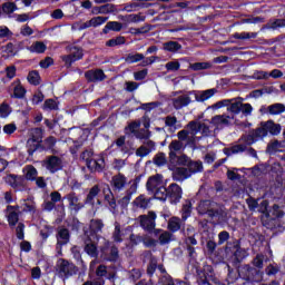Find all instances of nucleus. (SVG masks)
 <instances>
[{
	"mask_svg": "<svg viewBox=\"0 0 285 285\" xmlns=\"http://www.w3.org/2000/svg\"><path fill=\"white\" fill-rule=\"evenodd\" d=\"M165 126L167 128H175L177 126V117L176 116H166L163 118Z\"/></svg>",
	"mask_w": 285,
	"mask_h": 285,
	"instance_id": "obj_60",
	"label": "nucleus"
},
{
	"mask_svg": "<svg viewBox=\"0 0 285 285\" xmlns=\"http://www.w3.org/2000/svg\"><path fill=\"white\" fill-rule=\"evenodd\" d=\"M105 195V202H107L109 208L111 210H117V199L115 198V194H112V189L110 187H107V189H104Z\"/></svg>",
	"mask_w": 285,
	"mask_h": 285,
	"instance_id": "obj_30",
	"label": "nucleus"
},
{
	"mask_svg": "<svg viewBox=\"0 0 285 285\" xmlns=\"http://www.w3.org/2000/svg\"><path fill=\"white\" fill-rule=\"evenodd\" d=\"M85 77L87 80L92 81L94 83L97 81H104L106 79V73H104V70L96 69V70H89L85 73Z\"/></svg>",
	"mask_w": 285,
	"mask_h": 285,
	"instance_id": "obj_28",
	"label": "nucleus"
},
{
	"mask_svg": "<svg viewBox=\"0 0 285 285\" xmlns=\"http://www.w3.org/2000/svg\"><path fill=\"white\" fill-rule=\"evenodd\" d=\"M63 199H67L68 202V208L71 213H79L81 208H83V203L79 202V196H77V193L70 191L67 194Z\"/></svg>",
	"mask_w": 285,
	"mask_h": 285,
	"instance_id": "obj_17",
	"label": "nucleus"
},
{
	"mask_svg": "<svg viewBox=\"0 0 285 285\" xmlns=\"http://www.w3.org/2000/svg\"><path fill=\"white\" fill-rule=\"evenodd\" d=\"M167 159H166V154L164 153H158L155 157H154V164L155 166L161 167V166H166L167 164Z\"/></svg>",
	"mask_w": 285,
	"mask_h": 285,
	"instance_id": "obj_55",
	"label": "nucleus"
},
{
	"mask_svg": "<svg viewBox=\"0 0 285 285\" xmlns=\"http://www.w3.org/2000/svg\"><path fill=\"white\" fill-rule=\"evenodd\" d=\"M153 150H155V141L146 140L138 149H136V157L144 159V157H148Z\"/></svg>",
	"mask_w": 285,
	"mask_h": 285,
	"instance_id": "obj_21",
	"label": "nucleus"
},
{
	"mask_svg": "<svg viewBox=\"0 0 285 285\" xmlns=\"http://www.w3.org/2000/svg\"><path fill=\"white\" fill-rule=\"evenodd\" d=\"M101 193V189L99 188V185H94L89 193L87 194V197L85 198V204H88L89 206H95V198Z\"/></svg>",
	"mask_w": 285,
	"mask_h": 285,
	"instance_id": "obj_31",
	"label": "nucleus"
},
{
	"mask_svg": "<svg viewBox=\"0 0 285 285\" xmlns=\"http://www.w3.org/2000/svg\"><path fill=\"white\" fill-rule=\"evenodd\" d=\"M234 39H240V40H246V39H257V32H235L233 35Z\"/></svg>",
	"mask_w": 285,
	"mask_h": 285,
	"instance_id": "obj_46",
	"label": "nucleus"
},
{
	"mask_svg": "<svg viewBox=\"0 0 285 285\" xmlns=\"http://www.w3.org/2000/svg\"><path fill=\"white\" fill-rule=\"evenodd\" d=\"M158 235V242L160 246H166V244H170L173 239V234L170 232L160 229V233Z\"/></svg>",
	"mask_w": 285,
	"mask_h": 285,
	"instance_id": "obj_42",
	"label": "nucleus"
},
{
	"mask_svg": "<svg viewBox=\"0 0 285 285\" xmlns=\"http://www.w3.org/2000/svg\"><path fill=\"white\" fill-rule=\"evenodd\" d=\"M112 12H117V7L112 3H107L100 6V14H112Z\"/></svg>",
	"mask_w": 285,
	"mask_h": 285,
	"instance_id": "obj_56",
	"label": "nucleus"
},
{
	"mask_svg": "<svg viewBox=\"0 0 285 285\" xmlns=\"http://www.w3.org/2000/svg\"><path fill=\"white\" fill-rule=\"evenodd\" d=\"M268 132L273 136L279 135V132H282V125L275 124L273 120L261 122V127L243 135L240 141H244L247 146H253V144L264 139V137H268Z\"/></svg>",
	"mask_w": 285,
	"mask_h": 285,
	"instance_id": "obj_2",
	"label": "nucleus"
},
{
	"mask_svg": "<svg viewBox=\"0 0 285 285\" xmlns=\"http://www.w3.org/2000/svg\"><path fill=\"white\" fill-rule=\"evenodd\" d=\"M253 268L262 271L264 268V256L263 254H257L252 261Z\"/></svg>",
	"mask_w": 285,
	"mask_h": 285,
	"instance_id": "obj_50",
	"label": "nucleus"
},
{
	"mask_svg": "<svg viewBox=\"0 0 285 285\" xmlns=\"http://www.w3.org/2000/svg\"><path fill=\"white\" fill-rule=\"evenodd\" d=\"M126 184H128V178L121 173L111 177L110 186L114 193H121L126 188Z\"/></svg>",
	"mask_w": 285,
	"mask_h": 285,
	"instance_id": "obj_18",
	"label": "nucleus"
},
{
	"mask_svg": "<svg viewBox=\"0 0 285 285\" xmlns=\"http://www.w3.org/2000/svg\"><path fill=\"white\" fill-rule=\"evenodd\" d=\"M235 119V116H228V115H217L212 118L210 124L214 126H230V121Z\"/></svg>",
	"mask_w": 285,
	"mask_h": 285,
	"instance_id": "obj_26",
	"label": "nucleus"
},
{
	"mask_svg": "<svg viewBox=\"0 0 285 285\" xmlns=\"http://www.w3.org/2000/svg\"><path fill=\"white\" fill-rule=\"evenodd\" d=\"M184 141L188 142V139L181 140L178 137L177 140H171V142L168 146L170 161H175V159H177V153H179L180 150H184V148H186V145H184Z\"/></svg>",
	"mask_w": 285,
	"mask_h": 285,
	"instance_id": "obj_19",
	"label": "nucleus"
},
{
	"mask_svg": "<svg viewBox=\"0 0 285 285\" xmlns=\"http://www.w3.org/2000/svg\"><path fill=\"white\" fill-rule=\"evenodd\" d=\"M138 219L141 228L147 233H154L156 236L161 233V229H155V226H157L155 223L157 214L155 212H149L148 215H140Z\"/></svg>",
	"mask_w": 285,
	"mask_h": 285,
	"instance_id": "obj_9",
	"label": "nucleus"
},
{
	"mask_svg": "<svg viewBox=\"0 0 285 285\" xmlns=\"http://www.w3.org/2000/svg\"><path fill=\"white\" fill-rule=\"evenodd\" d=\"M110 30L112 32H121V30H124V23H121L119 21H109L102 29V32H104V35H108V32H110Z\"/></svg>",
	"mask_w": 285,
	"mask_h": 285,
	"instance_id": "obj_32",
	"label": "nucleus"
},
{
	"mask_svg": "<svg viewBox=\"0 0 285 285\" xmlns=\"http://www.w3.org/2000/svg\"><path fill=\"white\" fill-rule=\"evenodd\" d=\"M238 275L240 279L250 284H259L264 281V271L255 268L250 264L243 265L238 271Z\"/></svg>",
	"mask_w": 285,
	"mask_h": 285,
	"instance_id": "obj_5",
	"label": "nucleus"
},
{
	"mask_svg": "<svg viewBox=\"0 0 285 285\" xmlns=\"http://www.w3.org/2000/svg\"><path fill=\"white\" fill-rule=\"evenodd\" d=\"M87 168L90 169V173H102L106 168V159L104 156H98L87 161Z\"/></svg>",
	"mask_w": 285,
	"mask_h": 285,
	"instance_id": "obj_20",
	"label": "nucleus"
},
{
	"mask_svg": "<svg viewBox=\"0 0 285 285\" xmlns=\"http://www.w3.org/2000/svg\"><path fill=\"white\" fill-rule=\"evenodd\" d=\"M189 95H194L196 101L204 102V101H208L210 97H215V95H217V89L212 88L200 92L189 91Z\"/></svg>",
	"mask_w": 285,
	"mask_h": 285,
	"instance_id": "obj_23",
	"label": "nucleus"
},
{
	"mask_svg": "<svg viewBox=\"0 0 285 285\" xmlns=\"http://www.w3.org/2000/svg\"><path fill=\"white\" fill-rule=\"evenodd\" d=\"M223 153H224V155H226V157H233V155H239V153H247V155H249V157L257 158V150H255V148H253V147L248 148V144H246L245 141H243V144H238V145H234L232 147L224 148Z\"/></svg>",
	"mask_w": 285,
	"mask_h": 285,
	"instance_id": "obj_11",
	"label": "nucleus"
},
{
	"mask_svg": "<svg viewBox=\"0 0 285 285\" xmlns=\"http://www.w3.org/2000/svg\"><path fill=\"white\" fill-rule=\"evenodd\" d=\"M106 253H108V248H102L101 249L102 259H106L107 262H117L119 259V248H117L116 246H112L109 249V255Z\"/></svg>",
	"mask_w": 285,
	"mask_h": 285,
	"instance_id": "obj_27",
	"label": "nucleus"
},
{
	"mask_svg": "<svg viewBox=\"0 0 285 285\" xmlns=\"http://www.w3.org/2000/svg\"><path fill=\"white\" fill-rule=\"evenodd\" d=\"M189 68L191 70H195V71H197V70H208L209 68H212V65H210V62H195V63H191L189 66Z\"/></svg>",
	"mask_w": 285,
	"mask_h": 285,
	"instance_id": "obj_58",
	"label": "nucleus"
},
{
	"mask_svg": "<svg viewBox=\"0 0 285 285\" xmlns=\"http://www.w3.org/2000/svg\"><path fill=\"white\" fill-rule=\"evenodd\" d=\"M267 112H268L269 115H273V116H275V115H282V114L285 112V105L282 104V102H276V104L269 105V106L267 107Z\"/></svg>",
	"mask_w": 285,
	"mask_h": 285,
	"instance_id": "obj_39",
	"label": "nucleus"
},
{
	"mask_svg": "<svg viewBox=\"0 0 285 285\" xmlns=\"http://www.w3.org/2000/svg\"><path fill=\"white\" fill-rule=\"evenodd\" d=\"M112 240L116 244H121V242H124V233L121 232V225L118 222L115 223V229L112 232Z\"/></svg>",
	"mask_w": 285,
	"mask_h": 285,
	"instance_id": "obj_41",
	"label": "nucleus"
},
{
	"mask_svg": "<svg viewBox=\"0 0 285 285\" xmlns=\"http://www.w3.org/2000/svg\"><path fill=\"white\" fill-rule=\"evenodd\" d=\"M167 228L168 230H170V233H177V230H181V218L179 217L169 218Z\"/></svg>",
	"mask_w": 285,
	"mask_h": 285,
	"instance_id": "obj_38",
	"label": "nucleus"
},
{
	"mask_svg": "<svg viewBox=\"0 0 285 285\" xmlns=\"http://www.w3.org/2000/svg\"><path fill=\"white\" fill-rule=\"evenodd\" d=\"M146 189L154 199L164 198L166 186H164V175L155 174L147 179Z\"/></svg>",
	"mask_w": 285,
	"mask_h": 285,
	"instance_id": "obj_4",
	"label": "nucleus"
},
{
	"mask_svg": "<svg viewBox=\"0 0 285 285\" xmlns=\"http://www.w3.org/2000/svg\"><path fill=\"white\" fill-rule=\"evenodd\" d=\"M230 104L227 107L228 112H232V117L235 115H244V117H250L253 115V106L250 104H244V98L229 99Z\"/></svg>",
	"mask_w": 285,
	"mask_h": 285,
	"instance_id": "obj_6",
	"label": "nucleus"
},
{
	"mask_svg": "<svg viewBox=\"0 0 285 285\" xmlns=\"http://www.w3.org/2000/svg\"><path fill=\"white\" fill-rule=\"evenodd\" d=\"M197 132H200L203 137H213V130H210V127L199 120L189 121L187 124V129L178 131L177 137H179L180 140L187 139V146L195 148V146L202 141V137H198Z\"/></svg>",
	"mask_w": 285,
	"mask_h": 285,
	"instance_id": "obj_1",
	"label": "nucleus"
},
{
	"mask_svg": "<svg viewBox=\"0 0 285 285\" xmlns=\"http://www.w3.org/2000/svg\"><path fill=\"white\" fill-rule=\"evenodd\" d=\"M163 50L166 52H179L181 50V43L177 41H167L163 43Z\"/></svg>",
	"mask_w": 285,
	"mask_h": 285,
	"instance_id": "obj_40",
	"label": "nucleus"
},
{
	"mask_svg": "<svg viewBox=\"0 0 285 285\" xmlns=\"http://www.w3.org/2000/svg\"><path fill=\"white\" fill-rule=\"evenodd\" d=\"M187 170H189V175L191 176L202 173L204 170V164L200 160H189Z\"/></svg>",
	"mask_w": 285,
	"mask_h": 285,
	"instance_id": "obj_35",
	"label": "nucleus"
},
{
	"mask_svg": "<svg viewBox=\"0 0 285 285\" xmlns=\"http://www.w3.org/2000/svg\"><path fill=\"white\" fill-rule=\"evenodd\" d=\"M43 141V129L42 128H33L31 130V139L27 141V144H41Z\"/></svg>",
	"mask_w": 285,
	"mask_h": 285,
	"instance_id": "obj_34",
	"label": "nucleus"
},
{
	"mask_svg": "<svg viewBox=\"0 0 285 285\" xmlns=\"http://www.w3.org/2000/svg\"><path fill=\"white\" fill-rule=\"evenodd\" d=\"M28 81L32 86H39L41 83V76H39V71H30L28 75Z\"/></svg>",
	"mask_w": 285,
	"mask_h": 285,
	"instance_id": "obj_48",
	"label": "nucleus"
},
{
	"mask_svg": "<svg viewBox=\"0 0 285 285\" xmlns=\"http://www.w3.org/2000/svg\"><path fill=\"white\" fill-rule=\"evenodd\" d=\"M69 55L62 57V61L67 63V66H72L75 61H79V59H83V50L77 46L68 47Z\"/></svg>",
	"mask_w": 285,
	"mask_h": 285,
	"instance_id": "obj_15",
	"label": "nucleus"
},
{
	"mask_svg": "<svg viewBox=\"0 0 285 285\" xmlns=\"http://www.w3.org/2000/svg\"><path fill=\"white\" fill-rule=\"evenodd\" d=\"M104 220L100 218H94L89 223V230L91 235H99V233H104Z\"/></svg>",
	"mask_w": 285,
	"mask_h": 285,
	"instance_id": "obj_29",
	"label": "nucleus"
},
{
	"mask_svg": "<svg viewBox=\"0 0 285 285\" xmlns=\"http://www.w3.org/2000/svg\"><path fill=\"white\" fill-rule=\"evenodd\" d=\"M125 61L126 63H139V61H141L140 66H142V68H146V66H153L155 61H159V57L151 56L146 58L144 53H128L125 57Z\"/></svg>",
	"mask_w": 285,
	"mask_h": 285,
	"instance_id": "obj_12",
	"label": "nucleus"
},
{
	"mask_svg": "<svg viewBox=\"0 0 285 285\" xmlns=\"http://www.w3.org/2000/svg\"><path fill=\"white\" fill-rule=\"evenodd\" d=\"M180 213H181L183 222H186V219H188V217H190V215L193 213V204L190 203V200H186V203L183 205Z\"/></svg>",
	"mask_w": 285,
	"mask_h": 285,
	"instance_id": "obj_43",
	"label": "nucleus"
},
{
	"mask_svg": "<svg viewBox=\"0 0 285 285\" xmlns=\"http://www.w3.org/2000/svg\"><path fill=\"white\" fill-rule=\"evenodd\" d=\"M21 212H19V206H12V205H8L6 208V217H7V222L10 226V228H14V226H17V224H19V214Z\"/></svg>",
	"mask_w": 285,
	"mask_h": 285,
	"instance_id": "obj_16",
	"label": "nucleus"
},
{
	"mask_svg": "<svg viewBox=\"0 0 285 285\" xmlns=\"http://www.w3.org/2000/svg\"><path fill=\"white\" fill-rule=\"evenodd\" d=\"M137 193V185H131V187L126 191V195L118 202L122 208H126L132 199V195Z\"/></svg>",
	"mask_w": 285,
	"mask_h": 285,
	"instance_id": "obj_33",
	"label": "nucleus"
},
{
	"mask_svg": "<svg viewBox=\"0 0 285 285\" xmlns=\"http://www.w3.org/2000/svg\"><path fill=\"white\" fill-rule=\"evenodd\" d=\"M132 205L135 208H141L142 210H146V208L150 206V198H146L145 195H140L134 200Z\"/></svg>",
	"mask_w": 285,
	"mask_h": 285,
	"instance_id": "obj_36",
	"label": "nucleus"
},
{
	"mask_svg": "<svg viewBox=\"0 0 285 285\" xmlns=\"http://www.w3.org/2000/svg\"><path fill=\"white\" fill-rule=\"evenodd\" d=\"M193 100L190 99V91L186 95L178 96L173 99V106L176 110H181V108H186V106H190Z\"/></svg>",
	"mask_w": 285,
	"mask_h": 285,
	"instance_id": "obj_22",
	"label": "nucleus"
},
{
	"mask_svg": "<svg viewBox=\"0 0 285 285\" xmlns=\"http://www.w3.org/2000/svg\"><path fill=\"white\" fill-rule=\"evenodd\" d=\"M91 28H99V26H104L106 21H108V17L97 16L90 19Z\"/></svg>",
	"mask_w": 285,
	"mask_h": 285,
	"instance_id": "obj_54",
	"label": "nucleus"
},
{
	"mask_svg": "<svg viewBox=\"0 0 285 285\" xmlns=\"http://www.w3.org/2000/svg\"><path fill=\"white\" fill-rule=\"evenodd\" d=\"M6 184H8L16 193H23L28 190V180L24 176L9 174L4 177Z\"/></svg>",
	"mask_w": 285,
	"mask_h": 285,
	"instance_id": "obj_10",
	"label": "nucleus"
},
{
	"mask_svg": "<svg viewBox=\"0 0 285 285\" xmlns=\"http://www.w3.org/2000/svg\"><path fill=\"white\" fill-rule=\"evenodd\" d=\"M2 132L7 135V137H11V135H14L17 132V124L10 122L2 127Z\"/></svg>",
	"mask_w": 285,
	"mask_h": 285,
	"instance_id": "obj_53",
	"label": "nucleus"
},
{
	"mask_svg": "<svg viewBox=\"0 0 285 285\" xmlns=\"http://www.w3.org/2000/svg\"><path fill=\"white\" fill-rule=\"evenodd\" d=\"M184 195V190L181 186L176 183H171L168 187H165L163 198H158L159 202H166L168 199L170 204H179L181 202V197Z\"/></svg>",
	"mask_w": 285,
	"mask_h": 285,
	"instance_id": "obj_7",
	"label": "nucleus"
},
{
	"mask_svg": "<svg viewBox=\"0 0 285 285\" xmlns=\"http://www.w3.org/2000/svg\"><path fill=\"white\" fill-rule=\"evenodd\" d=\"M13 97L14 99H23V97H26V88L20 83L16 85L13 88Z\"/></svg>",
	"mask_w": 285,
	"mask_h": 285,
	"instance_id": "obj_52",
	"label": "nucleus"
},
{
	"mask_svg": "<svg viewBox=\"0 0 285 285\" xmlns=\"http://www.w3.org/2000/svg\"><path fill=\"white\" fill-rule=\"evenodd\" d=\"M30 52H37L38 55H42L46 52V45L41 41H37L29 47Z\"/></svg>",
	"mask_w": 285,
	"mask_h": 285,
	"instance_id": "obj_47",
	"label": "nucleus"
},
{
	"mask_svg": "<svg viewBox=\"0 0 285 285\" xmlns=\"http://www.w3.org/2000/svg\"><path fill=\"white\" fill-rule=\"evenodd\" d=\"M23 173H24V179L28 181H35V179H37V168H35V166L32 165H28L23 168Z\"/></svg>",
	"mask_w": 285,
	"mask_h": 285,
	"instance_id": "obj_37",
	"label": "nucleus"
},
{
	"mask_svg": "<svg viewBox=\"0 0 285 285\" xmlns=\"http://www.w3.org/2000/svg\"><path fill=\"white\" fill-rule=\"evenodd\" d=\"M56 239H57L56 250L58 255H62L61 249L63 248V246L70 243V229L66 227L58 228L56 234Z\"/></svg>",
	"mask_w": 285,
	"mask_h": 285,
	"instance_id": "obj_13",
	"label": "nucleus"
},
{
	"mask_svg": "<svg viewBox=\"0 0 285 285\" xmlns=\"http://www.w3.org/2000/svg\"><path fill=\"white\" fill-rule=\"evenodd\" d=\"M150 130L148 129H138V132L134 134V137L136 139H150Z\"/></svg>",
	"mask_w": 285,
	"mask_h": 285,
	"instance_id": "obj_61",
	"label": "nucleus"
},
{
	"mask_svg": "<svg viewBox=\"0 0 285 285\" xmlns=\"http://www.w3.org/2000/svg\"><path fill=\"white\" fill-rule=\"evenodd\" d=\"M42 166L49 170V173H59L61 168H63V160L59 156H48L43 163Z\"/></svg>",
	"mask_w": 285,
	"mask_h": 285,
	"instance_id": "obj_14",
	"label": "nucleus"
},
{
	"mask_svg": "<svg viewBox=\"0 0 285 285\" xmlns=\"http://www.w3.org/2000/svg\"><path fill=\"white\" fill-rule=\"evenodd\" d=\"M174 181H186V179H189V177H193L190 175V170H188V167H177L173 174H171Z\"/></svg>",
	"mask_w": 285,
	"mask_h": 285,
	"instance_id": "obj_24",
	"label": "nucleus"
},
{
	"mask_svg": "<svg viewBox=\"0 0 285 285\" xmlns=\"http://www.w3.org/2000/svg\"><path fill=\"white\" fill-rule=\"evenodd\" d=\"M139 128H141V120H134L128 124V126L125 128V130H129L131 135H135L138 132Z\"/></svg>",
	"mask_w": 285,
	"mask_h": 285,
	"instance_id": "obj_51",
	"label": "nucleus"
},
{
	"mask_svg": "<svg viewBox=\"0 0 285 285\" xmlns=\"http://www.w3.org/2000/svg\"><path fill=\"white\" fill-rule=\"evenodd\" d=\"M85 253L89 255V257H98L99 250L97 249V245L90 239V236L88 234H85Z\"/></svg>",
	"mask_w": 285,
	"mask_h": 285,
	"instance_id": "obj_25",
	"label": "nucleus"
},
{
	"mask_svg": "<svg viewBox=\"0 0 285 285\" xmlns=\"http://www.w3.org/2000/svg\"><path fill=\"white\" fill-rule=\"evenodd\" d=\"M71 255H73V258L76 259L78 266H81V268H86V262H83V258H81V250L78 246L71 247Z\"/></svg>",
	"mask_w": 285,
	"mask_h": 285,
	"instance_id": "obj_44",
	"label": "nucleus"
},
{
	"mask_svg": "<svg viewBox=\"0 0 285 285\" xmlns=\"http://www.w3.org/2000/svg\"><path fill=\"white\" fill-rule=\"evenodd\" d=\"M82 285H106V281L104 278H95L86 281Z\"/></svg>",
	"mask_w": 285,
	"mask_h": 285,
	"instance_id": "obj_64",
	"label": "nucleus"
},
{
	"mask_svg": "<svg viewBox=\"0 0 285 285\" xmlns=\"http://www.w3.org/2000/svg\"><path fill=\"white\" fill-rule=\"evenodd\" d=\"M56 271L59 277H63L68 279V277H72V275H77L79 268L75 266V264L66 258H60L57 262Z\"/></svg>",
	"mask_w": 285,
	"mask_h": 285,
	"instance_id": "obj_8",
	"label": "nucleus"
},
{
	"mask_svg": "<svg viewBox=\"0 0 285 285\" xmlns=\"http://www.w3.org/2000/svg\"><path fill=\"white\" fill-rule=\"evenodd\" d=\"M197 212L199 215H207L212 219L215 217L218 219H226L228 217L226 207L212 200H202L198 204Z\"/></svg>",
	"mask_w": 285,
	"mask_h": 285,
	"instance_id": "obj_3",
	"label": "nucleus"
},
{
	"mask_svg": "<svg viewBox=\"0 0 285 285\" xmlns=\"http://www.w3.org/2000/svg\"><path fill=\"white\" fill-rule=\"evenodd\" d=\"M43 146L47 150H52L57 146V138L55 136H49L43 140Z\"/></svg>",
	"mask_w": 285,
	"mask_h": 285,
	"instance_id": "obj_59",
	"label": "nucleus"
},
{
	"mask_svg": "<svg viewBox=\"0 0 285 285\" xmlns=\"http://www.w3.org/2000/svg\"><path fill=\"white\" fill-rule=\"evenodd\" d=\"M14 10H17V4L14 2H6L4 4H2V11L6 14H12Z\"/></svg>",
	"mask_w": 285,
	"mask_h": 285,
	"instance_id": "obj_62",
	"label": "nucleus"
},
{
	"mask_svg": "<svg viewBox=\"0 0 285 285\" xmlns=\"http://www.w3.org/2000/svg\"><path fill=\"white\" fill-rule=\"evenodd\" d=\"M129 279L131 282H137L138 279H141V269L134 268L129 272Z\"/></svg>",
	"mask_w": 285,
	"mask_h": 285,
	"instance_id": "obj_63",
	"label": "nucleus"
},
{
	"mask_svg": "<svg viewBox=\"0 0 285 285\" xmlns=\"http://www.w3.org/2000/svg\"><path fill=\"white\" fill-rule=\"evenodd\" d=\"M281 267L277 264H269L266 268H265V273L266 275H268V277H273L275 275H277V273H279Z\"/></svg>",
	"mask_w": 285,
	"mask_h": 285,
	"instance_id": "obj_57",
	"label": "nucleus"
},
{
	"mask_svg": "<svg viewBox=\"0 0 285 285\" xmlns=\"http://www.w3.org/2000/svg\"><path fill=\"white\" fill-rule=\"evenodd\" d=\"M150 30H153L150 24H145L140 28H130L129 32L130 35H146L147 32H150Z\"/></svg>",
	"mask_w": 285,
	"mask_h": 285,
	"instance_id": "obj_49",
	"label": "nucleus"
},
{
	"mask_svg": "<svg viewBox=\"0 0 285 285\" xmlns=\"http://www.w3.org/2000/svg\"><path fill=\"white\" fill-rule=\"evenodd\" d=\"M124 43H126V37L124 36H118L114 39H109L106 42V46H108V48H115V46H124Z\"/></svg>",
	"mask_w": 285,
	"mask_h": 285,
	"instance_id": "obj_45",
	"label": "nucleus"
}]
</instances>
